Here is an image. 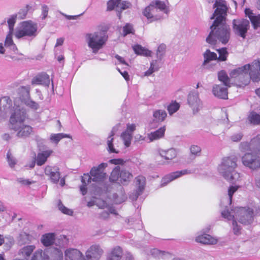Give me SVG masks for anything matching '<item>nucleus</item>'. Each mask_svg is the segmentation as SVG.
<instances>
[{"label":"nucleus","mask_w":260,"mask_h":260,"mask_svg":"<svg viewBox=\"0 0 260 260\" xmlns=\"http://www.w3.org/2000/svg\"><path fill=\"white\" fill-rule=\"evenodd\" d=\"M240 146L245 150H249L254 153H246L242 157L243 165L251 170L260 169V134L252 139L249 143L243 142Z\"/></svg>","instance_id":"1"},{"label":"nucleus","mask_w":260,"mask_h":260,"mask_svg":"<svg viewBox=\"0 0 260 260\" xmlns=\"http://www.w3.org/2000/svg\"><path fill=\"white\" fill-rule=\"evenodd\" d=\"M237 159L235 156L224 157L220 166L224 177L227 180L232 182L241 180L240 173L235 170L237 167Z\"/></svg>","instance_id":"2"},{"label":"nucleus","mask_w":260,"mask_h":260,"mask_svg":"<svg viewBox=\"0 0 260 260\" xmlns=\"http://www.w3.org/2000/svg\"><path fill=\"white\" fill-rule=\"evenodd\" d=\"M109 27L104 26L101 31L88 33L86 35L87 43L88 47L92 49L93 53H96L106 44L108 40V35L106 34Z\"/></svg>","instance_id":"3"},{"label":"nucleus","mask_w":260,"mask_h":260,"mask_svg":"<svg viewBox=\"0 0 260 260\" xmlns=\"http://www.w3.org/2000/svg\"><path fill=\"white\" fill-rule=\"evenodd\" d=\"M249 70V64L233 70L230 73L233 84L238 87H244L250 83V77L248 75Z\"/></svg>","instance_id":"4"},{"label":"nucleus","mask_w":260,"mask_h":260,"mask_svg":"<svg viewBox=\"0 0 260 260\" xmlns=\"http://www.w3.org/2000/svg\"><path fill=\"white\" fill-rule=\"evenodd\" d=\"M231 29L229 25L226 24V20L221 23L212 22V36L216 38L222 44L227 43L230 38Z\"/></svg>","instance_id":"5"},{"label":"nucleus","mask_w":260,"mask_h":260,"mask_svg":"<svg viewBox=\"0 0 260 260\" xmlns=\"http://www.w3.org/2000/svg\"><path fill=\"white\" fill-rule=\"evenodd\" d=\"M214 8L215 9L212 14V19L215 20V23L226 20L228 11L226 2L225 0H215Z\"/></svg>","instance_id":"6"},{"label":"nucleus","mask_w":260,"mask_h":260,"mask_svg":"<svg viewBox=\"0 0 260 260\" xmlns=\"http://www.w3.org/2000/svg\"><path fill=\"white\" fill-rule=\"evenodd\" d=\"M133 178V174L128 171L126 170L120 171V167L116 166L111 173L110 180L111 182H116L119 179L120 183L124 185L128 184Z\"/></svg>","instance_id":"7"},{"label":"nucleus","mask_w":260,"mask_h":260,"mask_svg":"<svg viewBox=\"0 0 260 260\" xmlns=\"http://www.w3.org/2000/svg\"><path fill=\"white\" fill-rule=\"evenodd\" d=\"M235 216L243 224H250L253 221L254 210L249 207H237L234 209Z\"/></svg>","instance_id":"8"},{"label":"nucleus","mask_w":260,"mask_h":260,"mask_svg":"<svg viewBox=\"0 0 260 260\" xmlns=\"http://www.w3.org/2000/svg\"><path fill=\"white\" fill-rule=\"evenodd\" d=\"M233 30L235 35L245 39L250 28L249 21L246 19H235L232 21Z\"/></svg>","instance_id":"9"},{"label":"nucleus","mask_w":260,"mask_h":260,"mask_svg":"<svg viewBox=\"0 0 260 260\" xmlns=\"http://www.w3.org/2000/svg\"><path fill=\"white\" fill-rule=\"evenodd\" d=\"M37 30V25L31 22L24 21L15 32V37L20 39L25 36H32L35 35Z\"/></svg>","instance_id":"10"},{"label":"nucleus","mask_w":260,"mask_h":260,"mask_svg":"<svg viewBox=\"0 0 260 260\" xmlns=\"http://www.w3.org/2000/svg\"><path fill=\"white\" fill-rule=\"evenodd\" d=\"M107 166L106 163H101L98 167H94L91 169L90 173L93 181H101L105 178L106 173L104 171Z\"/></svg>","instance_id":"11"},{"label":"nucleus","mask_w":260,"mask_h":260,"mask_svg":"<svg viewBox=\"0 0 260 260\" xmlns=\"http://www.w3.org/2000/svg\"><path fill=\"white\" fill-rule=\"evenodd\" d=\"M103 253V250L99 245L91 246L86 252L84 260H99Z\"/></svg>","instance_id":"12"},{"label":"nucleus","mask_w":260,"mask_h":260,"mask_svg":"<svg viewBox=\"0 0 260 260\" xmlns=\"http://www.w3.org/2000/svg\"><path fill=\"white\" fill-rule=\"evenodd\" d=\"M158 11L156 8L154 7L153 4H151L147 6L143 12V14L145 16L148 20H150V22L157 21L162 18V16L157 13Z\"/></svg>","instance_id":"13"},{"label":"nucleus","mask_w":260,"mask_h":260,"mask_svg":"<svg viewBox=\"0 0 260 260\" xmlns=\"http://www.w3.org/2000/svg\"><path fill=\"white\" fill-rule=\"evenodd\" d=\"M26 118V113L20 109H16L11 115L10 118V122L12 126L18 125L23 123Z\"/></svg>","instance_id":"14"},{"label":"nucleus","mask_w":260,"mask_h":260,"mask_svg":"<svg viewBox=\"0 0 260 260\" xmlns=\"http://www.w3.org/2000/svg\"><path fill=\"white\" fill-rule=\"evenodd\" d=\"M12 129L17 132V136L19 138H26L33 132L32 127L28 125L21 124L12 127Z\"/></svg>","instance_id":"15"},{"label":"nucleus","mask_w":260,"mask_h":260,"mask_svg":"<svg viewBox=\"0 0 260 260\" xmlns=\"http://www.w3.org/2000/svg\"><path fill=\"white\" fill-rule=\"evenodd\" d=\"M44 172L53 183H57L59 181L60 174L58 168L47 166L45 168Z\"/></svg>","instance_id":"16"},{"label":"nucleus","mask_w":260,"mask_h":260,"mask_svg":"<svg viewBox=\"0 0 260 260\" xmlns=\"http://www.w3.org/2000/svg\"><path fill=\"white\" fill-rule=\"evenodd\" d=\"M65 260H84V257L79 250L70 248L65 251Z\"/></svg>","instance_id":"17"},{"label":"nucleus","mask_w":260,"mask_h":260,"mask_svg":"<svg viewBox=\"0 0 260 260\" xmlns=\"http://www.w3.org/2000/svg\"><path fill=\"white\" fill-rule=\"evenodd\" d=\"M188 103L192 108L193 113L198 112L199 110L200 100L197 92H190L188 96Z\"/></svg>","instance_id":"18"},{"label":"nucleus","mask_w":260,"mask_h":260,"mask_svg":"<svg viewBox=\"0 0 260 260\" xmlns=\"http://www.w3.org/2000/svg\"><path fill=\"white\" fill-rule=\"evenodd\" d=\"M228 87L224 85H216L213 87L212 92L215 96L226 99L228 98Z\"/></svg>","instance_id":"19"},{"label":"nucleus","mask_w":260,"mask_h":260,"mask_svg":"<svg viewBox=\"0 0 260 260\" xmlns=\"http://www.w3.org/2000/svg\"><path fill=\"white\" fill-rule=\"evenodd\" d=\"M252 67V68H250V72L248 74L250 80L251 79L253 82H258L260 81V61H255Z\"/></svg>","instance_id":"20"},{"label":"nucleus","mask_w":260,"mask_h":260,"mask_svg":"<svg viewBox=\"0 0 260 260\" xmlns=\"http://www.w3.org/2000/svg\"><path fill=\"white\" fill-rule=\"evenodd\" d=\"M52 153L53 151L51 149H48L39 152L35 159L36 164L39 166H41L45 164L48 158Z\"/></svg>","instance_id":"21"},{"label":"nucleus","mask_w":260,"mask_h":260,"mask_svg":"<svg viewBox=\"0 0 260 260\" xmlns=\"http://www.w3.org/2000/svg\"><path fill=\"white\" fill-rule=\"evenodd\" d=\"M50 83L49 76L45 73H42L34 77L32 81L31 84L35 85H47Z\"/></svg>","instance_id":"22"},{"label":"nucleus","mask_w":260,"mask_h":260,"mask_svg":"<svg viewBox=\"0 0 260 260\" xmlns=\"http://www.w3.org/2000/svg\"><path fill=\"white\" fill-rule=\"evenodd\" d=\"M36 249L34 245H29L22 247L18 251V255L22 258L27 260Z\"/></svg>","instance_id":"23"},{"label":"nucleus","mask_w":260,"mask_h":260,"mask_svg":"<svg viewBox=\"0 0 260 260\" xmlns=\"http://www.w3.org/2000/svg\"><path fill=\"white\" fill-rule=\"evenodd\" d=\"M191 172L190 170L187 169L182 170L179 171H176L172 172L171 173H170L168 175H167L164 178V179L165 180H166L167 182H170L176 179H177L181 176L190 174Z\"/></svg>","instance_id":"24"},{"label":"nucleus","mask_w":260,"mask_h":260,"mask_svg":"<svg viewBox=\"0 0 260 260\" xmlns=\"http://www.w3.org/2000/svg\"><path fill=\"white\" fill-rule=\"evenodd\" d=\"M123 255V250L121 247L117 246L111 251L107 260H121Z\"/></svg>","instance_id":"25"},{"label":"nucleus","mask_w":260,"mask_h":260,"mask_svg":"<svg viewBox=\"0 0 260 260\" xmlns=\"http://www.w3.org/2000/svg\"><path fill=\"white\" fill-rule=\"evenodd\" d=\"M165 131V126L161 127L155 132L148 134V138H149L150 142L159 139L164 137Z\"/></svg>","instance_id":"26"},{"label":"nucleus","mask_w":260,"mask_h":260,"mask_svg":"<svg viewBox=\"0 0 260 260\" xmlns=\"http://www.w3.org/2000/svg\"><path fill=\"white\" fill-rule=\"evenodd\" d=\"M160 155L166 160H172L177 156V151L174 148H170L167 150H160Z\"/></svg>","instance_id":"27"},{"label":"nucleus","mask_w":260,"mask_h":260,"mask_svg":"<svg viewBox=\"0 0 260 260\" xmlns=\"http://www.w3.org/2000/svg\"><path fill=\"white\" fill-rule=\"evenodd\" d=\"M55 237L54 233L45 234L41 238V242L45 246H51L55 241Z\"/></svg>","instance_id":"28"},{"label":"nucleus","mask_w":260,"mask_h":260,"mask_svg":"<svg viewBox=\"0 0 260 260\" xmlns=\"http://www.w3.org/2000/svg\"><path fill=\"white\" fill-rule=\"evenodd\" d=\"M12 106V102L11 99L8 96H4L0 100V114L2 113V110L6 112Z\"/></svg>","instance_id":"29"},{"label":"nucleus","mask_w":260,"mask_h":260,"mask_svg":"<svg viewBox=\"0 0 260 260\" xmlns=\"http://www.w3.org/2000/svg\"><path fill=\"white\" fill-rule=\"evenodd\" d=\"M137 185H138L136 191L138 196L140 195L145 189L146 178L145 177L139 175L136 178Z\"/></svg>","instance_id":"30"},{"label":"nucleus","mask_w":260,"mask_h":260,"mask_svg":"<svg viewBox=\"0 0 260 260\" xmlns=\"http://www.w3.org/2000/svg\"><path fill=\"white\" fill-rule=\"evenodd\" d=\"M133 49L136 54L149 57L151 55V51L143 47L140 45H136L133 47Z\"/></svg>","instance_id":"31"},{"label":"nucleus","mask_w":260,"mask_h":260,"mask_svg":"<svg viewBox=\"0 0 260 260\" xmlns=\"http://www.w3.org/2000/svg\"><path fill=\"white\" fill-rule=\"evenodd\" d=\"M218 79L220 81L223 83L224 86L231 87L230 78L229 77L228 74L224 71L221 70L218 72Z\"/></svg>","instance_id":"32"},{"label":"nucleus","mask_w":260,"mask_h":260,"mask_svg":"<svg viewBox=\"0 0 260 260\" xmlns=\"http://www.w3.org/2000/svg\"><path fill=\"white\" fill-rule=\"evenodd\" d=\"M247 119L248 121L253 125L260 124V115L255 112L252 111L250 112L248 116Z\"/></svg>","instance_id":"33"},{"label":"nucleus","mask_w":260,"mask_h":260,"mask_svg":"<svg viewBox=\"0 0 260 260\" xmlns=\"http://www.w3.org/2000/svg\"><path fill=\"white\" fill-rule=\"evenodd\" d=\"M249 18L254 29L260 27V14L256 15L254 14L250 13Z\"/></svg>","instance_id":"34"},{"label":"nucleus","mask_w":260,"mask_h":260,"mask_svg":"<svg viewBox=\"0 0 260 260\" xmlns=\"http://www.w3.org/2000/svg\"><path fill=\"white\" fill-rule=\"evenodd\" d=\"M211 237L209 234H203L199 235L196 238V241L204 244H210Z\"/></svg>","instance_id":"35"},{"label":"nucleus","mask_w":260,"mask_h":260,"mask_svg":"<svg viewBox=\"0 0 260 260\" xmlns=\"http://www.w3.org/2000/svg\"><path fill=\"white\" fill-rule=\"evenodd\" d=\"M167 113L165 110H157L153 114L154 120L157 122L163 121L167 117Z\"/></svg>","instance_id":"36"},{"label":"nucleus","mask_w":260,"mask_h":260,"mask_svg":"<svg viewBox=\"0 0 260 260\" xmlns=\"http://www.w3.org/2000/svg\"><path fill=\"white\" fill-rule=\"evenodd\" d=\"M66 138H70L71 137L69 135L63 133L53 134L51 135L50 140L52 142L57 144L60 140Z\"/></svg>","instance_id":"37"},{"label":"nucleus","mask_w":260,"mask_h":260,"mask_svg":"<svg viewBox=\"0 0 260 260\" xmlns=\"http://www.w3.org/2000/svg\"><path fill=\"white\" fill-rule=\"evenodd\" d=\"M114 134L113 132H111V135L108 137V141H107V145L108 148L107 150L109 151V153H118V151H116V149L114 148L113 146V136H114Z\"/></svg>","instance_id":"38"},{"label":"nucleus","mask_w":260,"mask_h":260,"mask_svg":"<svg viewBox=\"0 0 260 260\" xmlns=\"http://www.w3.org/2000/svg\"><path fill=\"white\" fill-rule=\"evenodd\" d=\"M121 137L124 141V144L126 147L130 146L131 140L133 138L132 134L127 133V132H124L121 134Z\"/></svg>","instance_id":"39"},{"label":"nucleus","mask_w":260,"mask_h":260,"mask_svg":"<svg viewBox=\"0 0 260 260\" xmlns=\"http://www.w3.org/2000/svg\"><path fill=\"white\" fill-rule=\"evenodd\" d=\"M180 108V104L176 101H172V102L168 106L167 110L170 115L177 112Z\"/></svg>","instance_id":"40"},{"label":"nucleus","mask_w":260,"mask_h":260,"mask_svg":"<svg viewBox=\"0 0 260 260\" xmlns=\"http://www.w3.org/2000/svg\"><path fill=\"white\" fill-rule=\"evenodd\" d=\"M217 51L219 54L218 60L220 61H224L227 59L228 52L226 48L223 47L219 49H217Z\"/></svg>","instance_id":"41"},{"label":"nucleus","mask_w":260,"mask_h":260,"mask_svg":"<svg viewBox=\"0 0 260 260\" xmlns=\"http://www.w3.org/2000/svg\"><path fill=\"white\" fill-rule=\"evenodd\" d=\"M240 188L239 185H231L229 187L228 189V194L229 199V203L231 204L233 199V196L235 192H236Z\"/></svg>","instance_id":"42"},{"label":"nucleus","mask_w":260,"mask_h":260,"mask_svg":"<svg viewBox=\"0 0 260 260\" xmlns=\"http://www.w3.org/2000/svg\"><path fill=\"white\" fill-rule=\"evenodd\" d=\"M152 255L155 258H163L167 255H170L168 252L165 251H161L157 249H153L151 251Z\"/></svg>","instance_id":"43"},{"label":"nucleus","mask_w":260,"mask_h":260,"mask_svg":"<svg viewBox=\"0 0 260 260\" xmlns=\"http://www.w3.org/2000/svg\"><path fill=\"white\" fill-rule=\"evenodd\" d=\"M121 1V0H109L107 2V10L112 11L116 7L118 8Z\"/></svg>","instance_id":"44"},{"label":"nucleus","mask_w":260,"mask_h":260,"mask_svg":"<svg viewBox=\"0 0 260 260\" xmlns=\"http://www.w3.org/2000/svg\"><path fill=\"white\" fill-rule=\"evenodd\" d=\"M134 29L133 25L129 23H126L123 27V35L124 36H126L128 34H134Z\"/></svg>","instance_id":"45"},{"label":"nucleus","mask_w":260,"mask_h":260,"mask_svg":"<svg viewBox=\"0 0 260 260\" xmlns=\"http://www.w3.org/2000/svg\"><path fill=\"white\" fill-rule=\"evenodd\" d=\"M151 4H153L154 5V7L156 9H159L161 11L164 10L166 8V5L164 2H161L159 0H156L155 1H153L151 3Z\"/></svg>","instance_id":"46"},{"label":"nucleus","mask_w":260,"mask_h":260,"mask_svg":"<svg viewBox=\"0 0 260 260\" xmlns=\"http://www.w3.org/2000/svg\"><path fill=\"white\" fill-rule=\"evenodd\" d=\"M13 32L9 31L8 34L7 35L5 41V45L6 47H9L12 45L15 46V44L13 42L12 37Z\"/></svg>","instance_id":"47"},{"label":"nucleus","mask_w":260,"mask_h":260,"mask_svg":"<svg viewBox=\"0 0 260 260\" xmlns=\"http://www.w3.org/2000/svg\"><path fill=\"white\" fill-rule=\"evenodd\" d=\"M190 153L194 156H199L201 152V148L197 145H191L190 148Z\"/></svg>","instance_id":"48"},{"label":"nucleus","mask_w":260,"mask_h":260,"mask_svg":"<svg viewBox=\"0 0 260 260\" xmlns=\"http://www.w3.org/2000/svg\"><path fill=\"white\" fill-rule=\"evenodd\" d=\"M16 16H12L8 20V23L9 24V31L13 32L14 26L16 22Z\"/></svg>","instance_id":"49"},{"label":"nucleus","mask_w":260,"mask_h":260,"mask_svg":"<svg viewBox=\"0 0 260 260\" xmlns=\"http://www.w3.org/2000/svg\"><path fill=\"white\" fill-rule=\"evenodd\" d=\"M42 249L37 250L34 253L30 260H42Z\"/></svg>","instance_id":"50"},{"label":"nucleus","mask_w":260,"mask_h":260,"mask_svg":"<svg viewBox=\"0 0 260 260\" xmlns=\"http://www.w3.org/2000/svg\"><path fill=\"white\" fill-rule=\"evenodd\" d=\"M58 208L59 210L64 214L71 215L73 214V212L63 206L61 203L58 204Z\"/></svg>","instance_id":"51"},{"label":"nucleus","mask_w":260,"mask_h":260,"mask_svg":"<svg viewBox=\"0 0 260 260\" xmlns=\"http://www.w3.org/2000/svg\"><path fill=\"white\" fill-rule=\"evenodd\" d=\"M222 216L225 218H226L228 220H231L233 219V220L234 219V216L235 215L232 214L231 212L228 210L226 209L223 211L221 213Z\"/></svg>","instance_id":"52"},{"label":"nucleus","mask_w":260,"mask_h":260,"mask_svg":"<svg viewBox=\"0 0 260 260\" xmlns=\"http://www.w3.org/2000/svg\"><path fill=\"white\" fill-rule=\"evenodd\" d=\"M243 137V135L241 133L233 134L231 137V140L234 142H238L240 141Z\"/></svg>","instance_id":"53"},{"label":"nucleus","mask_w":260,"mask_h":260,"mask_svg":"<svg viewBox=\"0 0 260 260\" xmlns=\"http://www.w3.org/2000/svg\"><path fill=\"white\" fill-rule=\"evenodd\" d=\"M131 5H132L130 2L128 1H123L122 2H120L119 7L121 11H122L130 8Z\"/></svg>","instance_id":"54"},{"label":"nucleus","mask_w":260,"mask_h":260,"mask_svg":"<svg viewBox=\"0 0 260 260\" xmlns=\"http://www.w3.org/2000/svg\"><path fill=\"white\" fill-rule=\"evenodd\" d=\"M204 61L203 62V65H205L206 63L209 62L210 60H211V52L210 50H207L205 52L204 54Z\"/></svg>","instance_id":"55"},{"label":"nucleus","mask_w":260,"mask_h":260,"mask_svg":"<svg viewBox=\"0 0 260 260\" xmlns=\"http://www.w3.org/2000/svg\"><path fill=\"white\" fill-rule=\"evenodd\" d=\"M233 232L235 235H239L240 234L241 228L238 226L237 221L234 219L233 220Z\"/></svg>","instance_id":"56"},{"label":"nucleus","mask_w":260,"mask_h":260,"mask_svg":"<svg viewBox=\"0 0 260 260\" xmlns=\"http://www.w3.org/2000/svg\"><path fill=\"white\" fill-rule=\"evenodd\" d=\"M91 179H92L91 176L84 174L82 177L81 181L83 184H87L90 182Z\"/></svg>","instance_id":"57"},{"label":"nucleus","mask_w":260,"mask_h":260,"mask_svg":"<svg viewBox=\"0 0 260 260\" xmlns=\"http://www.w3.org/2000/svg\"><path fill=\"white\" fill-rule=\"evenodd\" d=\"M136 130V125L135 124L128 123L126 125V129L125 132H127L130 134H132Z\"/></svg>","instance_id":"58"},{"label":"nucleus","mask_w":260,"mask_h":260,"mask_svg":"<svg viewBox=\"0 0 260 260\" xmlns=\"http://www.w3.org/2000/svg\"><path fill=\"white\" fill-rule=\"evenodd\" d=\"M109 162L114 165H123L124 162V160L121 158H114L110 159Z\"/></svg>","instance_id":"59"},{"label":"nucleus","mask_w":260,"mask_h":260,"mask_svg":"<svg viewBox=\"0 0 260 260\" xmlns=\"http://www.w3.org/2000/svg\"><path fill=\"white\" fill-rule=\"evenodd\" d=\"M26 104L28 106L35 110H37L39 107L38 104L32 101H28Z\"/></svg>","instance_id":"60"},{"label":"nucleus","mask_w":260,"mask_h":260,"mask_svg":"<svg viewBox=\"0 0 260 260\" xmlns=\"http://www.w3.org/2000/svg\"><path fill=\"white\" fill-rule=\"evenodd\" d=\"M109 217V213L107 211H103L99 214V218L103 220L107 219Z\"/></svg>","instance_id":"61"},{"label":"nucleus","mask_w":260,"mask_h":260,"mask_svg":"<svg viewBox=\"0 0 260 260\" xmlns=\"http://www.w3.org/2000/svg\"><path fill=\"white\" fill-rule=\"evenodd\" d=\"M7 159L8 163L11 167H14L16 165V161L12 157H11L10 155L7 154Z\"/></svg>","instance_id":"62"},{"label":"nucleus","mask_w":260,"mask_h":260,"mask_svg":"<svg viewBox=\"0 0 260 260\" xmlns=\"http://www.w3.org/2000/svg\"><path fill=\"white\" fill-rule=\"evenodd\" d=\"M42 15H43V19H45L47 16L48 13V8L46 5H43L42 6Z\"/></svg>","instance_id":"63"},{"label":"nucleus","mask_w":260,"mask_h":260,"mask_svg":"<svg viewBox=\"0 0 260 260\" xmlns=\"http://www.w3.org/2000/svg\"><path fill=\"white\" fill-rule=\"evenodd\" d=\"M154 65L152 62L151 63L150 68L146 72H145V75L148 76L152 74L154 72Z\"/></svg>","instance_id":"64"}]
</instances>
